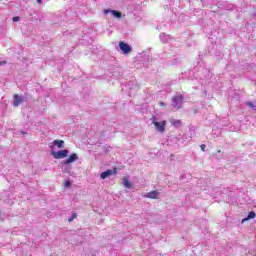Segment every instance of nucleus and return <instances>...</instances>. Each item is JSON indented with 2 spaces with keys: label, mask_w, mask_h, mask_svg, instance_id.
Instances as JSON below:
<instances>
[{
  "label": "nucleus",
  "mask_w": 256,
  "mask_h": 256,
  "mask_svg": "<svg viewBox=\"0 0 256 256\" xmlns=\"http://www.w3.org/2000/svg\"><path fill=\"white\" fill-rule=\"evenodd\" d=\"M51 155L54 157V159H65V157L69 155V150L67 149L59 150V151L52 150Z\"/></svg>",
  "instance_id": "f257e3e1"
},
{
  "label": "nucleus",
  "mask_w": 256,
  "mask_h": 256,
  "mask_svg": "<svg viewBox=\"0 0 256 256\" xmlns=\"http://www.w3.org/2000/svg\"><path fill=\"white\" fill-rule=\"evenodd\" d=\"M183 95H177L172 98V105L174 109H181L183 107Z\"/></svg>",
  "instance_id": "f03ea898"
},
{
  "label": "nucleus",
  "mask_w": 256,
  "mask_h": 256,
  "mask_svg": "<svg viewBox=\"0 0 256 256\" xmlns=\"http://www.w3.org/2000/svg\"><path fill=\"white\" fill-rule=\"evenodd\" d=\"M153 125L156 127L157 131L163 133L165 131V125H167L166 121L157 122V118L153 117Z\"/></svg>",
  "instance_id": "7ed1b4c3"
},
{
  "label": "nucleus",
  "mask_w": 256,
  "mask_h": 256,
  "mask_svg": "<svg viewBox=\"0 0 256 256\" xmlns=\"http://www.w3.org/2000/svg\"><path fill=\"white\" fill-rule=\"evenodd\" d=\"M119 47H120V51H122L124 55H129V53L133 51V48H131V46L125 42H120Z\"/></svg>",
  "instance_id": "20e7f679"
},
{
  "label": "nucleus",
  "mask_w": 256,
  "mask_h": 256,
  "mask_svg": "<svg viewBox=\"0 0 256 256\" xmlns=\"http://www.w3.org/2000/svg\"><path fill=\"white\" fill-rule=\"evenodd\" d=\"M21 103H25V97L19 96V94H15L14 101H13L14 107H19Z\"/></svg>",
  "instance_id": "39448f33"
},
{
  "label": "nucleus",
  "mask_w": 256,
  "mask_h": 256,
  "mask_svg": "<svg viewBox=\"0 0 256 256\" xmlns=\"http://www.w3.org/2000/svg\"><path fill=\"white\" fill-rule=\"evenodd\" d=\"M75 161H79V156L76 153H73L63 162V164L69 165L71 163H75Z\"/></svg>",
  "instance_id": "423d86ee"
},
{
  "label": "nucleus",
  "mask_w": 256,
  "mask_h": 256,
  "mask_svg": "<svg viewBox=\"0 0 256 256\" xmlns=\"http://www.w3.org/2000/svg\"><path fill=\"white\" fill-rule=\"evenodd\" d=\"M147 199H159V191L153 190L144 195Z\"/></svg>",
  "instance_id": "0eeeda50"
},
{
  "label": "nucleus",
  "mask_w": 256,
  "mask_h": 256,
  "mask_svg": "<svg viewBox=\"0 0 256 256\" xmlns=\"http://www.w3.org/2000/svg\"><path fill=\"white\" fill-rule=\"evenodd\" d=\"M107 13H111L113 17H116V19H121V12L117 10H104V14L107 15Z\"/></svg>",
  "instance_id": "6e6552de"
},
{
  "label": "nucleus",
  "mask_w": 256,
  "mask_h": 256,
  "mask_svg": "<svg viewBox=\"0 0 256 256\" xmlns=\"http://www.w3.org/2000/svg\"><path fill=\"white\" fill-rule=\"evenodd\" d=\"M171 36L167 35L165 33L160 34V41H162V43H169V41H171Z\"/></svg>",
  "instance_id": "1a4fd4ad"
},
{
  "label": "nucleus",
  "mask_w": 256,
  "mask_h": 256,
  "mask_svg": "<svg viewBox=\"0 0 256 256\" xmlns=\"http://www.w3.org/2000/svg\"><path fill=\"white\" fill-rule=\"evenodd\" d=\"M53 145L55 147H58V149H63V147H65V141H63V140H54Z\"/></svg>",
  "instance_id": "9d476101"
},
{
  "label": "nucleus",
  "mask_w": 256,
  "mask_h": 256,
  "mask_svg": "<svg viewBox=\"0 0 256 256\" xmlns=\"http://www.w3.org/2000/svg\"><path fill=\"white\" fill-rule=\"evenodd\" d=\"M110 175H113L112 170H106L100 174L101 179H107V177H110Z\"/></svg>",
  "instance_id": "9b49d317"
},
{
  "label": "nucleus",
  "mask_w": 256,
  "mask_h": 256,
  "mask_svg": "<svg viewBox=\"0 0 256 256\" xmlns=\"http://www.w3.org/2000/svg\"><path fill=\"white\" fill-rule=\"evenodd\" d=\"M256 214L254 211L249 212L248 216L242 220V223H245V221H249V219H255Z\"/></svg>",
  "instance_id": "f8f14e48"
},
{
  "label": "nucleus",
  "mask_w": 256,
  "mask_h": 256,
  "mask_svg": "<svg viewBox=\"0 0 256 256\" xmlns=\"http://www.w3.org/2000/svg\"><path fill=\"white\" fill-rule=\"evenodd\" d=\"M123 185H124V187H126V189H131V187H132L131 182H129V180L127 178L123 179Z\"/></svg>",
  "instance_id": "ddd939ff"
},
{
  "label": "nucleus",
  "mask_w": 256,
  "mask_h": 256,
  "mask_svg": "<svg viewBox=\"0 0 256 256\" xmlns=\"http://www.w3.org/2000/svg\"><path fill=\"white\" fill-rule=\"evenodd\" d=\"M246 105H247L248 107H251V109H254V111H256V105H255V103H253V102H247Z\"/></svg>",
  "instance_id": "4468645a"
},
{
  "label": "nucleus",
  "mask_w": 256,
  "mask_h": 256,
  "mask_svg": "<svg viewBox=\"0 0 256 256\" xmlns=\"http://www.w3.org/2000/svg\"><path fill=\"white\" fill-rule=\"evenodd\" d=\"M172 125H173L174 127H179V125H181V120H173V121H172Z\"/></svg>",
  "instance_id": "2eb2a0df"
},
{
  "label": "nucleus",
  "mask_w": 256,
  "mask_h": 256,
  "mask_svg": "<svg viewBox=\"0 0 256 256\" xmlns=\"http://www.w3.org/2000/svg\"><path fill=\"white\" fill-rule=\"evenodd\" d=\"M74 219H77V213L72 214V216L68 219L69 223L73 222Z\"/></svg>",
  "instance_id": "dca6fc26"
},
{
  "label": "nucleus",
  "mask_w": 256,
  "mask_h": 256,
  "mask_svg": "<svg viewBox=\"0 0 256 256\" xmlns=\"http://www.w3.org/2000/svg\"><path fill=\"white\" fill-rule=\"evenodd\" d=\"M21 18L19 17V16H15V17H13L12 18V21L14 22V23H17V21H19Z\"/></svg>",
  "instance_id": "f3484780"
},
{
  "label": "nucleus",
  "mask_w": 256,
  "mask_h": 256,
  "mask_svg": "<svg viewBox=\"0 0 256 256\" xmlns=\"http://www.w3.org/2000/svg\"><path fill=\"white\" fill-rule=\"evenodd\" d=\"M64 187H66V188L71 187V182H70V181H66V182L64 183Z\"/></svg>",
  "instance_id": "a211bd4d"
},
{
  "label": "nucleus",
  "mask_w": 256,
  "mask_h": 256,
  "mask_svg": "<svg viewBox=\"0 0 256 256\" xmlns=\"http://www.w3.org/2000/svg\"><path fill=\"white\" fill-rule=\"evenodd\" d=\"M202 151H205V147H207L205 144H202L201 146Z\"/></svg>",
  "instance_id": "6ab92c4d"
},
{
  "label": "nucleus",
  "mask_w": 256,
  "mask_h": 256,
  "mask_svg": "<svg viewBox=\"0 0 256 256\" xmlns=\"http://www.w3.org/2000/svg\"><path fill=\"white\" fill-rule=\"evenodd\" d=\"M6 63V61H0V65H5Z\"/></svg>",
  "instance_id": "aec40b11"
},
{
  "label": "nucleus",
  "mask_w": 256,
  "mask_h": 256,
  "mask_svg": "<svg viewBox=\"0 0 256 256\" xmlns=\"http://www.w3.org/2000/svg\"><path fill=\"white\" fill-rule=\"evenodd\" d=\"M37 3H39V5H41V3H43V0H37Z\"/></svg>",
  "instance_id": "412c9836"
},
{
  "label": "nucleus",
  "mask_w": 256,
  "mask_h": 256,
  "mask_svg": "<svg viewBox=\"0 0 256 256\" xmlns=\"http://www.w3.org/2000/svg\"><path fill=\"white\" fill-rule=\"evenodd\" d=\"M160 105H161L162 107H165V104H164L163 102H160Z\"/></svg>",
  "instance_id": "4be33fe9"
}]
</instances>
